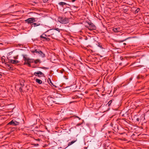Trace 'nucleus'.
<instances>
[{
  "label": "nucleus",
  "mask_w": 149,
  "mask_h": 149,
  "mask_svg": "<svg viewBox=\"0 0 149 149\" xmlns=\"http://www.w3.org/2000/svg\"><path fill=\"white\" fill-rule=\"evenodd\" d=\"M23 60L25 61L24 64H27L28 66L30 67L31 65V63H33L34 60L33 59H30L29 58L26 57L24 55H23Z\"/></svg>",
  "instance_id": "1"
},
{
  "label": "nucleus",
  "mask_w": 149,
  "mask_h": 149,
  "mask_svg": "<svg viewBox=\"0 0 149 149\" xmlns=\"http://www.w3.org/2000/svg\"><path fill=\"white\" fill-rule=\"evenodd\" d=\"M58 20L61 24H66L69 22V18L60 17L58 18Z\"/></svg>",
  "instance_id": "2"
},
{
  "label": "nucleus",
  "mask_w": 149,
  "mask_h": 149,
  "mask_svg": "<svg viewBox=\"0 0 149 149\" xmlns=\"http://www.w3.org/2000/svg\"><path fill=\"white\" fill-rule=\"evenodd\" d=\"M24 21L28 24H30L31 25L33 22H36V19L34 17L29 18L25 20Z\"/></svg>",
  "instance_id": "3"
},
{
  "label": "nucleus",
  "mask_w": 149,
  "mask_h": 149,
  "mask_svg": "<svg viewBox=\"0 0 149 149\" xmlns=\"http://www.w3.org/2000/svg\"><path fill=\"white\" fill-rule=\"evenodd\" d=\"M33 74L36 76L39 77H42L44 76V74L41 72L38 71L37 72L34 73Z\"/></svg>",
  "instance_id": "4"
},
{
  "label": "nucleus",
  "mask_w": 149,
  "mask_h": 149,
  "mask_svg": "<svg viewBox=\"0 0 149 149\" xmlns=\"http://www.w3.org/2000/svg\"><path fill=\"white\" fill-rule=\"evenodd\" d=\"M54 30L52 29H51L45 32V36L48 37L54 34Z\"/></svg>",
  "instance_id": "5"
},
{
  "label": "nucleus",
  "mask_w": 149,
  "mask_h": 149,
  "mask_svg": "<svg viewBox=\"0 0 149 149\" xmlns=\"http://www.w3.org/2000/svg\"><path fill=\"white\" fill-rule=\"evenodd\" d=\"M19 124V123L14 120H13L8 124V125L13 126H16Z\"/></svg>",
  "instance_id": "6"
},
{
  "label": "nucleus",
  "mask_w": 149,
  "mask_h": 149,
  "mask_svg": "<svg viewBox=\"0 0 149 149\" xmlns=\"http://www.w3.org/2000/svg\"><path fill=\"white\" fill-rule=\"evenodd\" d=\"M96 28V26L93 24H90L88 26V29L91 30H95Z\"/></svg>",
  "instance_id": "7"
},
{
  "label": "nucleus",
  "mask_w": 149,
  "mask_h": 149,
  "mask_svg": "<svg viewBox=\"0 0 149 149\" xmlns=\"http://www.w3.org/2000/svg\"><path fill=\"white\" fill-rule=\"evenodd\" d=\"M43 25L42 24H40V23H35L33 22L32 24H31V26L32 27L33 26L34 27H36L39 26H42Z\"/></svg>",
  "instance_id": "8"
},
{
  "label": "nucleus",
  "mask_w": 149,
  "mask_h": 149,
  "mask_svg": "<svg viewBox=\"0 0 149 149\" xmlns=\"http://www.w3.org/2000/svg\"><path fill=\"white\" fill-rule=\"evenodd\" d=\"M112 30L113 32L115 33H117L120 31L121 29L120 28L118 27L113 28L112 29Z\"/></svg>",
  "instance_id": "9"
},
{
  "label": "nucleus",
  "mask_w": 149,
  "mask_h": 149,
  "mask_svg": "<svg viewBox=\"0 0 149 149\" xmlns=\"http://www.w3.org/2000/svg\"><path fill=\"white\" fill-rule=\"evenodd\" d=\"M9 62L13 64H17L19 63V61L17 60L12 59L9 60Z\"/></svg>",
  "instance_id": "10"
},
{
  "label": "nucleus",
  "mask_w": 149,
  "mask_h": 149,
  "mask_svg": "<svg viewBox=\"0 0 149 149\" xmlns=\"http://www.w3.org/2000/svg\"><path fill=\"white\" fill-rule=\"evenodd\" d=\"M38 54L40 56L42 57H45V54L40 50L39 51Z\"/></svg>",
  "instance_id": "11"
},
{
  "label": "nucleus",
  "mask_w": 149,
  "mask_h": 149,
  "mask_svg": "<svg viewBox=\"0 0 149 149\" xmlns=\"http://www.w3.org/2000/svg\"><path fill=\"white\" fill-rule=\"evenodd\" d=\"M54 98L51 97H48L47 98V100H48L49 102H50L51 103H52L53 101Z\"/></svg>",
  "instance_id": "12"
},
{
  "label": "nucleus",
  "mask_w": 149,
  "mask_h": 149,
  "mask_svg": "<svg viewBox=\"0 0 149 149\" xmlns=\"http://www.w3.org/2000/svg\"><path fill=\"white\" fill-rule=\"evenodd\" d=\"M47 36H45V34H43L42 35H41L40 36V37L41 38H42L43 39H45V40H49V38H47L46 37Z\"/></svg>",
  "instance_id": "13"
},
{
  "label": "nucleus",
  "mask_w": 149,
  "mask_h": 149,
  "mask_svg": "<svg viewBox=\"0 0 149 149\" xmlns=\"http://www.w3.org/2000/svg\"><path fill=\"white\" fill-rule=\"evenodd\" d=\"M40 50L39 49H36L35 50H31V52L33 53H36L38 54Z\"/></svg>",
  "instance_id": "14"
},
{
  "label": "nucleus",
  "mask_w": 149,
  "mask_h": 149,
  "mask_svg": "<svg viewBox=\"0 0 149 149\" xmlns=\"http://www.w3.org/2000/svg\"><path fill=\"white\" fill-rule=\"evenodd\" d=\"M35 80L36 82L39 84H41L42 83V81L41 80L39 79H35Z\"/></svg>",
  "instance_id": "15"
},
{
  "label": "nucleus",
  "mask_w": 149,
  "mask_h": 149,
  "mask_svg": "<svg viewBox=\"0 0 149 149\" xmlns=\"http://www.w3.org/2000/svg\"><path fill=\"white\" fill-rule=\"evenodd\" d=\"M76 141H77V140H75L72 141H71V142H69L68 144V146H71V145H72L75 142H76Z\"/></svg>",
  "instance_id": "16"
},
{
  "label": "nucleus",
  "mask_w": 149,
  "mask_h": 149,
  "mask_svg": "<svg viewBox=\"0 0 149 149\" xmlns=\"http://www.w3.org/2000/svg\"><path fill=\"white\" fill-rule=\"evenodd\" d=\"M58 4L62 6H63L64 5L67 4L66 3L63 2H60Z\"/></svg>",
  "instance_id": "17"
},
{
  "label": "nucleus",
  "mask_w": 149,
  "mask_h": 149,
  "mask_svg": "<svg viewBox=\"0 0 149 149\" xmlns=\"http://www.w3.org/2000/svg\"><path fill=\"white\" fill-rule=\"evenodd\" d=\"M34 62L36 64H37L38 63H40V60L39 59H37L35 60H34Z\"/></svg>",
  "instance_id": "18"
},
{
  "label": "nucleus",
  "mask_w": 149,
  "mask_h": 149,
  "mask_svg": "<svg viewBox=\"0 0 149 149\" xmlns=\"http://www.w3.org/2000/svg\"><path fill=\"white\" fill-rule=\"evenodd\" d=\"M47 81L49 84H53L52 83L51 80L50 78H48L47 79Z\"/></svg>",
  "instance_id": "19"
},
{
  "label": "nucleus",
  "mask_w": 149,
  "mask_h": 149,
  "mask_svg": "<svg viewBox=\"0 0 149 149\" xmlns=\"http://www.w3.org/2000/svg\"><path fill=\"white\" fill-rule=\"evenodd\" d=\"M53 102L57 104H59V102L58 101L56 100V99L54 98V100H53Z\"/></svg>",
  "instance_id": "20"
},
{
  "label": "nucleus",
  "mask_w": 149,
  "mask_h": 149,
  "mask_svg": "<svg viewBox=\"0 0 149 149\" xmlns=\"http://www.w3.org/2000/svg\"><path fill=\"white\" fill-rule=\"evenodd\" d=\"M112 102V100H110L108 102V103L107 104L108 105V106L109 107L111 105Z\"/></svg>",
  "instance_id": "21"
},
{
  "label": "nucleus",
  "mask_w": 149,
  "mask_h": 149,
  "mask_svg": "<svg viewBox=\"0 0 149 149\" xmlns=\"http://www.w3.org/2000/svg\"><path fill=\"white\" fill-rule=\"evenodd\" d=\"M140 10V9L139 8H137L135 11V13H138Z\"/></svg>",
  "instance_id": "22"
},
{
  "label": "nucleus",
  "mask_w": 149,
  "mask_h": 149,
  "mask_svg": "<svg viewBox=\"0 0 149 149\" xmlns=\"http://www.w3.org/2000/svg\"><path fill=\"white\" fill-rule=\"evenodd\" d=\"M54 30L58 31L59 32H60V29L58 28H56Z\"/></svg>",
  "instance_id": "23"
},
{
  "label": "nucleus",
  "mask_w": 149,
  "mask_h": 149,
  "mask_svg": "<svg viewBox=\"0 0 149 149\" xmlns=\"http://www.w3.org/2000/svg\"><path fill=\"white\" fill-rule=\"evenodd\" d=\"M98 46L100 47L101 48L102 47V46L100 45V43H98Z\"/></svg>",
  "instance_id": "24"
},
{
  "label": "nucleus",
  "mask_w": 149,
  "mask_h": 149,
  "mask_svg": "<svg viewBox=\"0 0 149 149\" xmlns=\"http://www.w3.org/2000/svg\"><path fill=\"white\" fill-rule=\"evenodd\" d=\"M48 0H43V2L45 3L46 2H47Z\"/></svg>",
  "instance_id": "25"
},
{
  "label": "nucleus",
  "mask_w": 149,
  "mask_h": 149,
  "mask_svg": "<svg viewBox=\"0 0 149 149\" xmlns=\"http://www.w3.org/2000/svg\"><path fill=\"white\" fill-rule=\"evenodd\" d=\"M128 38H126V39H125V40H122V41H121L122 42H123L124 41H125L126 40H127Z\"/></svg>",
  "instance_id": "26"
},
{
  "label": "nucleus",
  "mask_w": 149,
  "mask_h": 149,
  "mask_svg": "<svg viewBox=\"0 0 149 149\" xmlns=\"http://www.w3.org/2000/svg\"><path fill=\"white\" fill-rule=\"evenodd\" d=\"M136 121H139V118H138L136 119Z\"/></svg>",
  "instance_id": "27"
},
{
  "label": "nucleus",
  "mask_w": 149,
  "mask_h": 149,
  "mask_svg": "<svg viewBox=\"0 0 149 149\" xmlns=\"http://www.w3.org/2000/svg\"><path fill=\"white\" fill-rule=\"evenodd\" d=\"M12 52H11L9 53V55H10V54H12Z\"/></svg>",
  "instance_id": "28"
},
{
  "label": "nucleus",
  "mask_w": 149,
  "mask_h": 149,
  "mask_svg": "<svg viewBox=\"0 0 149 149\" xmlns=\"http://www.w3.org/2000/svg\"><path fill=\"white\" fill-rule=\"evenodd\" d=\"M38 145V144H35V146H37Z\"/></svg>",
  "instance_id": "29"
},
{
  "label": "nucleus",
  "mask_w": 149,
  "mask_h": 149,
  "mask_svg": "<svg viewBox=\"0 0 149 149\" xmlns=\"http://www.w3.org/2000/svg\"><path fill=\"white\" fill-rule=\"evenodd\" d=\"M81 124L79 123L77 125V126H79V125H81Z\"/></svg>",
  "instance_id": "30"
},
{
  "label": "nucleus",
  "mask_w": 149,
  "mask_h": 149,
  "mask_svg": "<svg viewBox=\"0 0 149 149\" xmlns=\"http://www.w3.org/2000/svg\"><path fill=\"white\" fill-rule=\"evenodd\" d=\"M76 0H72V2H74Z\"/></svg>",
  "instance_id": "31"
},
{
  "label": "nucleus",
  "mask_w": 149,
  "mask_h": 149,
  "mask_svg": "<svg viewBox=\"0 0 149 149\" xmlns=\"http://www.w3.org/2000/svg\"><path fill=\"white\" fill-rule=\"evenodd\" d=\"M77 118H79V120L81 119V118H79V117H78V116H77Z\"/></svg>",
  "instance_id": "32"
},
{
  "label": "nucleus",
  "mask_w": 149,
  "mask_h": 149,
  "mask_svg": "<svg viewBox=\"0 0 149 149\" xmlns=\"http://www.w3.org/2000/svg\"><path fill=\"white\" fill-rule=\"evenodd\" d=\"M2 77V75L0 74V78Z\"/></svg>",
  "instance_id": "33"
},
{
  "label": "nucleus",
  "mask_w": 149,
  "mask_h": 149,
  "mask_svg": "<svg viewBox=\"0 0 149 149\" xmlns=\"http://www.w3.org/2000/svg\"><path fill=\"white\" fill-rule=\"evenodd\" d=\"M34 3H36H36H37V2H34Z\"/></svg>",
  "instance_id": "34"
},
{
  "label": "nucleus",
  "mask_w": 149,
  "mask_h": 149,
  "mask_svg": "<svg viewBox=\"0 0 149 149\" xmlns=\"http://www.w3.org/2000/svg\"><path fill=\"white\" fill-rule=\"evenodd\" d=\"M123 44L125 45H126V44L125 43H123Z\"/></svg>",
  "instance_id": "35"
},
{
  "label": "nucleus",
  "mask_w": 149,
  "mask_h": 149,
  "mask_svg": "<svg viewBox=\"0 0 149 149\" xmlns=\"http://www.w3.org/2000/svg\"><path fill=\"white\" fill-rule=\"evenodd\" d=\"M137 79H139V77L137 76Z\"/></svg>",
  "instance_id": "36"
}]
</instances>
